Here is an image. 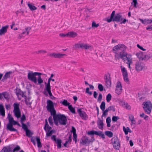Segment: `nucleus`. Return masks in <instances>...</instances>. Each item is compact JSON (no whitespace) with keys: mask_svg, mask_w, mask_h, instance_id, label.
I'll list each match as a JSON object with an SVG mask.
<instances>
[{"mask_svg":"<svg viewBox=\"0 0 152 152\" xmlns=\"http://www.w3.org/2000/svg\"><path fill=\"white\" fill-rule=\"evenodd\" d=\"M97 131H91L89 132H88V135H94V134H96V132Z\"/></svg>","mask_w":152,"mask_h":152,"instance_id":"obj_57","label":"nucleus"},{"mask_svg":"<svg viewBox=\"0 0 152 152\" xmlns=\"http://www.w3.org/2000/svg\"><path fill=\"white\" fill-rule=\"evenodd\" d=\"M0 114L3 116L5 115V111L3 105L2 104H0Z\"/></svg>","mask_w":152,"mask_h":152,"instance_id":"obj_21","label":"nucleus"},{"mask_svg":"<svg viewBox=\"0 0 152 152\" xmlns=\"http://www.w3.org/2000/svg\"><path fill=\"white\" fill-rule=\"evenodd\" d=\"M16 94L18 96H19V95H20L22 97L24 98L25 99V102L26 105L29 107H31V104L32 103L31 102H28V100H29L31 99V97H28L27 98L26 96L25 95L23 92L20 91H18L16 92Z\"/></svg>","mask_w":152,"mask_h":152,"instance_id":"obj_9","label":"nucleus"},{"mask_svg":"<svg viewBox=\"0 0 152 152\" xmlns=\"http://www.w3.org/2000/svg\"><path fill=\"white\" fill-rule=\"evenodd\" d=\"M26 120V117L25 115L23 114L20 119V122L21 123H23V122L25 121Z\"/></svg>","mask_w":152,"mask_h":152,"instance_id":"obj_48","label":"nucleus"},{"mask_svg":"<svg viewBox=\"0 0 152 152\" xmlns=\"http://www.w3.org/2000/svg\"><path fill=\"white\" fill-rule=\"evenodd\" d=\"M53 130L50 131L49 130H48V131L47 133H46V137H49V136H51L53 134Z\"/></svg>","mask_w":152,"mask_h":152,"instance_id":"obj_51","label":"nucleus"},{"mask_svg":"<svg viewBox=\"0 0 152 152\" xmlns=\"http://www.w3.org/2000/svg\"><path fill=\"white\" fill-rule=\"evenodd\" d=\"M67 37H75L77 35L76 33L73 31H70L67 33Z\"/></svg>","mask_w":152,"mask_h":152,"instance_id":"obj_24","label":"nucleus"},{"mask_svg":"<svg viewBox=\"0 0 152 152\" xmlns=\"http://www.w3.org/2000/svg\"><path fill=\"white\" fill-rule=\"evenodd\" d=\"M26 31H23L21 35H23L26 33L27 35H28L29 33V31L31 29V28L30 27H28L26 28L25 29Z\"/></svg>","mask_w":152,"mask_h":152,"instance_id":"obj_29","label":"nucleus"},{"mask_svg":"<svg viewBox=\"0 0 152 152\" xmlns=\"http://www.w3.org/2000/svg\"><path fill=\"white\" fill-rule=\"evenodd\" d=\"M135 68L137 71H140L142 70L143 67L142 66L140 62L138 61L136 62Z\"/></svg>","mask_w":152,"mask_h":152,"instance_id":"obj_17","label":"nucleus"},{"mask_svg":"<svg viewBox=\"0 0 152 152\" xmlns=\"http://www.w3.org/2000/svg\"><path fill=\"white\" fill-rule=\"evenodd\" d=\"M99 26V24L98 23L97 24H96V23L94 21H93L92 22V27L97 28Z\"/></svg>","mask_w":152,"mask_h":152,"instance_id":"obj_53","label":"nucleus"},{"mask_svg":"<svg viewBox=\"0 0 152 152\" xmlns=\"http://www.w3.org/2000/svg\"><path fill=\"white\" fill-rule=\"evenodd\" d=\"M43 73L32 71H30L28 73V78L29 80L37 84L38 85H40L43 83V80L42 78L41 75Z\"/></svg>","mask_w":152,"mask_h":152,"instance_id":"obj_1","label":"nucleus"},{"mask_svg":"<svg viewBox=\"0 0 152 152\" xmlns=\"http://www.w3.org/2000/svg\"><path fill=\"white\" fill-rule=\"evenodd\" d=\"M60 103L62 104L63 105L66 106H68L69 105H70L69 103L68 102L67 100H64L63 102H60Z\"/></svg>","mask_w":152,"mask_h":152,"instance_id":"obj_41","label":"nucleus"},{"mask_svg":"<svg viewBox=\"0 0 152 152\" xmlns=\"http://www.w3.org/2000/svg\"><path fill=\"white\" fill-rule=\"evenodd\" d=\"M56 142L57 143V147L58 148H61V143L62 142L61 140V139H58Z\"/></svg>","mask_w":152,"mask_h":152,"instance_id":"obj_30","label":"nucleus"},{"mask_svg":"<svg viewBox=\"0 0 152 152\" xmlns=\"http://www.w3.org/2000/svg\"><path fill=\"white\" fill-rule=\"evenodd\" d=\"M12 148L10 146L4 147L0 152H12Z\"/></svg>","mask_w":152,"mask_h":152,"instance_id":"obj_20","label":"nucleus"},{"mask_svg":"<svg viewBox=\"0 0 152 152\" xmlns=\"http://www.w3.org/2000/svg\"><path fill=\"white\" fill-rule=\"evenodd\" d=\"M68 108L72 113L74 114H75V109L74 108L72 107L71 105H69Z\"/></svg>","mask_w":152,"mask_h":152,"instance_id":"obj_40","label":"nucleus"},{"mask_svg":"<svg viewBox=\"0 0 152 152\" xmlns=\"http://www.w3.org/2000/svg\"><path fill=\"white\" fill-rule=\"evenodd\" d=\"M46 84L45 88H51L50 86V81H48V83L47 84L46 83H45Z\"/></svg>","mask_w":152,"mask_h":152,"instance_id":"obj_56","label":"nucleus"},{"mask_svg":"<svg viewBox=\"0 0 152 152\" xmlns=\"http://www.w3.org/2000/svg\"><path fill=\"white\" fill-rule=\"evenodd\" d=\"M46 128H47V129L49 130H50L51 129V127L49 126L47 120L46 119L45 126L44 128V129L45 131H47Z\"/></svg>","mask_w":152,"mask_h":152,"instance_id":"obj_39","label":"nucleus"},{"mask_svg":"<svg viewBox=\"0 0 152 152\" xmlns=\"http://www.w3.org/2000/svg\"><path fill=\"white\" fill-rule=\"evenodd\" d=\"M81 48H84L85 49H88L91 48V46L87 44L81 43Z\"/></svg>","mask_w":152,"mask_h":152,"instance_id":"obj_25","label":"nucleus"},{"mask_svg":"<svg viewBox=\"0 0 152 152\" xmlns=\"http://www.w3.org/2000/svg\"><path fill=\"white\" fill-rule=\"evenodd\" d=\"M133 3L134 6V7H136V5L138 4V3L137 2V0H133V2H132V4Z\"/></svg>","mask_w":152,"mask_h":152,"instance_id":"obj_61","label":"nucleus"},{"mask_svg":"<svg viewBox=\"0 0 152 152\" xmlns=\"http://www.w3.org/2000/svg\"><path fill=\"white\" fill-rule=\"evenodd\" d=\"M54 123L57 126L58 125V122L61 125H65L66 123L67 119L64 115L56 114L53 115Z\"/></svg>","mask_w":152,"mask_h":152,"instance_id":"obj_3","label":"nucleus"},{"mask_svg":"<svg viewBox=\"0 0 152 152\" xmlns=\"http://www.w3.org/2000/svg\"><path fill=\"white\" fill-rule=\"evenodd\" d=\"M45 90H46V91L48 92V93L49 94L52 93L51 91V88H45Z\"/></svg>","mask_w":152,"mask_h":152,"instance_id":"obj_64","label":"nucleus"},{"mask_svg":"<svg viewBox=\"0 0 152 152\" xmlns=\"http://www.w3.org/2000/svg\"><path fill=\"white\" fill-rule=\"evenodd\" d=\"M66 55V54H64L60 53H51L48 54V56L51 57H54L58 58H62L64 56Z\"/></svg>","mask_w":152,"mask_h":152,"instance_id":"obj_14","label":"nucleus"},{"mask_svg":"<svg viewBox=\"0 0 152 152\" xmlns=\"http://www.w3.org/2000/svg\"><path fill=\"white\" fill-rule=\"evenodd\" d=\"M9 117V123L7 125V129L9 131L11 132H16L17 130L13 127L11 125V123L14 121L13 118L11 116L10 114H8Z\"/></svg>","mask_w":152,"mask_h":152,"instance_id":"obj_11","label":"nucleus"},{"mask_svg":"<svg viewBox=\"0 0 152 152\" xmlns=\"http://www.w3.org/2000/svg\"><path fill=\"white\" fill-rule=\"evenodd\" d=\"M96 135H98L101 137L103 139L105 138V135L102 132H96Z\"/></svg>","mask_w":152,"mask_h":152,"instance_id":"obj_28","label":"nucleus"},{"mask_svg":"<svg viewBox=\"0 0 152 152\" xmlns=\"http://www.w3.org/2000/svg\"><path fill=\"white\" fill-rule=\"evenodd\" d=\"M139 20L144 24L146 25L149 24H151L152 23V19H145L143 20L142 19L140 18Z\"/></svg>","mask_w":152,"mask_h":152,"instance_id":"obj_19","label":"nucleus"},{"mask_svg":"<svg viewBox=\"0 0 152 152\" xmlns=\"http://www.w3.org/2000/svg\"><path fill=\"white\" fill-rule=\"evenodd\" d=\"M97 125L100 129H102L103 126V121L102 120H99L97 122Z\"/></svg>","mask_w":152,"mask_h":152,"instance_id":"obj_26","label":"nucleus"},{"mask_svg":"<svg viewBox=\"0 0 152 152\" xmlns=\"http://www.w3.org/2000/svg\"><path fill=\"white\" fill-rule=\"evenodd\" d=\"M77 111L79 114L80 116L82 118L86 119L88 118L87 115L85 112L82 111L80 109H77Z\"/></svg>","mask_w":152,"mask_h":152,"instance_id":"obj_16","label":"nucleus"},{"mask_svg":"<svg viewBox=\"0 0 152 152\" xmlns=\"http://www.w3.org/2000/svg\"><path fill=\"white\" fill-rule=\"evenodd\" d=\"M81 43H78L76 44L74 46V48H81Z\"/></svg>","mask_w":152,"mask_h":152,"instance_id":"obj_52","label":"nucleus"},{"mask_svg":"<svg viewBox=\"0 0 152 152\" xmlns=\"http://www.w3.org/2000/svg\"><path fill=\"white\" fill-rule=\"evenodd\" d=\"M8 27V26L7 25L2 27L0 30V35H4L7 32Z\"/></svg>","mask_w":152,"mask_h":152,"instance_id":"obj_18","label":"nucleus"},{"mask_svg":"<svg viewBox=\"0 0 152 152\" xmlns=\"http://www.w3.org/2000/svg\"><path fill=\"white\" fill-rule=\"evenodd\" d=\"M71 131V132L73 133V134H76V129L73 126L72 127V129Z\"/></svg>","mask_w":152,"mask_h":152,"instance_id":"obj_62","label":"nucleus"},{"mask_svg":"<svg viewBox=\"0 0 152 152\" xmlns=\"http://www.w3.org/2000/svg\"><path fill=\"white\" fill-rule=\"evenodd\" d=\"M3 98H5L6 99H8V94L6 92L3 93Z\"/></svg>","mask_w":152,"mask_h":152,"instance_id":"obj_55","label":"nucleus"},{"mask_svg":"<svg viewBox=\"0 0 152 152\" xmlns=\"http://www.w3.org/2000/svg\"><path fill=\"white\" fill-rule=\"evenodd\" d=\"M105 134L106 135L110 138L111 137L113 136V133L111 131H106L105 132Z\"/></svg>","mask_w":152,"mask_h":152,"instance_id":"obj_32","label":"nucleus"},{"mask_svg":"<svg viewBox=\"0 0 152 152\" xmlns=\"http://www.w3.org/2000/svg\"><path fill=\"white\" fill-rule=\"evenodd\" d=\"M73 140L75 141V143H76L77 142V136L76 134H73Z\"/></svg>","mask_w":152,"mask_h":152,"instance_id":"obj_58","label":"nucleus"},{"mask_svg":"<svg viewBox=\"0 0 152 152\" xmlns=\"http://www.w3.org/2000/svg\"><path fill=\"white\" fill-rule=\"evenodd\" d=\"M119 118L118 116H114L112 117V121L114 122H116L119 119Z\"/></svg>","mask_w":152,"mask_h":152,"instance_id":"obj_54","label":"nucleus"},{"mask_svg":"<svg viewBox=\"0 0 152 152\" xmlns=\"http://www.w3.org/2000/svg\"><path fill=\"white\" fill-rule=\"evenodd\" d=\"M95 139L93 136H92L90 139H88V137H84L82 139L80 142V145H87L91 142L94 141Z\"/></svg>","mask_w":152,"mask_h":152,"instance_id":"obj_7","label":"nucleus"},{"mask_svg":"<svg viewBox=\"0 0 152 152\" xmlns=\"http://www.w3.org/2000/svg\"><path fill=\"white\" fill-rule=\"evenodd\" d=\"M106 123L107 124V126L108 127H110V122L111 121V118L110 117H108L106 120Z\"/></svg>","mask_w":152,"mask_h":152,"instance_id":"obj_37","label":"nucleus"},{"mask_svg":"<svg viewBox=\"0 0 152 152\" xmlns=\"http://www.w3.org/2000/svg\"><path fill=\"white\" fill-rule=\"evenodd\" d=\"M124 81L127 83L129 81L128 74L123 75Z\"/></svg>","mask_w":152,"mask_h":152,"instance_id":"obj_34","label":"nucleus"},{"mask_svg":"<svg viewBox=\"0 0 152 152\" xmlns=\"http://www.w3.org/2000/svg\"><path fill=\"white\" fill-rule=\"evenodd\" d=\"M123 131L124 132L126 135L128 134V130H127V128H126L124 126L123 127Z\"/></svg>","mask_w":152,"mask_h":152,"instance_id":"obj_63","label":"nucleus"},{"mask_svg":"<svg viewBox=\"0 0 152 152\" xmlns=\"http://www.w3.org/2000/svg\"><path fill=\"white\" fill-rule=\"evenodd\" d=\"M100 107L102 111H104V110L105 107V104L104 102H102L100 106Z\"/></svg>","mask_w":152,"mask_h":152,"instance_id":"obj_42","label":"nucleus"},{"mask_svg":"<svg viewBox=\"0 0 152 152\" xmlns=\"http://www.w3.org/2000/svg\"><path fill=\"white\" fill-rule=\"evenodd\" d=\"M21 124L22 125V128L24 130L26 131L28 129L27 126L25 124H24L23 123H22Z\"/></svg>","mask_w":152,"mask_h":152,"instance_id":"obj_47","label":"nucleus"},{"mask_svg":"<svg viewBox=\"0 0 152 152\" xmlns=\"http://www.w3.org/2000/svg\"><path fill=\"white\" fill-rule=\"evenodd\" d=\"M108 111H112L113 112H114L115 111V109L113 106H110L107 108Z\"/></svg>","mask_w":152,"mask_h":152,"instance_id":"obj_45","label":"nucleus"},{"mask_svg":"<svg viewBox=\"0 0 152 152\" xmlns=\"http://www.w3.org/2000/svg\"><path fill=\"white\" fill-rule=\"evenodd\" d=\"M12 73V72L10 71L6 72L4 75L3 78L4 79H7L10 77V74Z\"/></svg>","mask_w":152,"mask_h":152,"instance_id":"obj_38","label":"nucleus"},{"mask_svg":"<svg viewBox=\"0 0 152 152\" xmlns=\"http://www.w3.org/2000/svg\"><path fill=\"white\" fill-rule=\"evenodd\" d=\"M143 108L145 112L147 114H150L151 111L152 105L149 101L144 102L142 104Z\"/></svg>","mask_w":152,"mask_h":152,"instance_id":"obj_6","label":"nucleus"},{"mask_svg":"<svg viewBox=\"0 0 152 152\" xmlns=\"http://www.w3.org/2000/svg\"><path fill=\"white\" fill-rule=\"evenodd\" d=\"M98 88L100 91H102L103 90V87L102 84H99L98 85Z\"/></svg>","mask_w":152,"mask_h":152,"instance_id":"obj_50","label":"nucleus"},{"mask_svg":"<svg viewBox=\"0 0 152 152\" xmlns=\"http://www.w3.org/2000/svg\"><path fill=\"white\" fill-rule=\"evenodd\" d=\"M27 5L30 9L31 11L37 9L36 7L33 5L31 4L29 2H28Z\"/></svg>","mask_w":152,"mask_h":152,"instance_id":"obj_27","label":"nucleus"},{"mask_svg":"<svg viewBox=\"0 0 152 152\" xmlns=\"http://www.w3.org/2000/svg\"><path fill=\"white\" fill-rule=\"evenodd\" d=\"M129 118L131 121L132 124H135V120L134 116L132 115H130L129 116Z\"/></svg>","mask_w":152,"mask_h":152,"instance_id":"obj_35","label":"nucleus"},{"mask_svg":"<svg viewBox=\"0 0 152 152\" xmlns=\"http://www.w3.org/2000/svg\"><path fill=\"white\" fill-rule=\"evenodd\" d=\"M113 146L114 148L116 150L119 149L120 147L119 141L117 137L113 139Z\"/></svg>","mask_w":152,"mask_h":152,"instance_id":"obj_15","label":"nucleus"},{"mask_svg":"<svg viewBox=\"0 0 152 152\" xmlns=\"http://www.w3.org/2000/svg\"><path fill=\"white\" fill-rule=\"evenodd\" d=\"M47 105L46 108L47 110L50 112L51 115L56 114V111L54 108V105L53 102L49 99H48L47 101Z\"/></svg>","mask_w":152,"mask_h":152,"instance_id":"obj_5","label":"nucleus"},{"mask_svg":"<svg viewBox=\"0 0 152 152\" xmlns=\"http://www.w3.org/2000/svg\"><path fill=\"white\" fill-rule=\"evenodd\" d=\"M122 88L120 82L118 81L117 83L116 86L115 92L118 95L121 94L122 91Z\"/></svg>","mask_w":152,"mask_h":152,"instance_id":"obj_13","label":"nucleus"},{"mask_svg":"<svg viewBox=\"0 0 152 152\" xmlns=\"http://www.w3.org/2000/svg\"><path fill=\"white\" fill-rule=\"evenodd\" d=\"M121 104L124 108H126L128 110H130L131 108V106L128 104L126 102H125L124 101L121 102Z\"/></svg>","mask_w":152,"mask_h":152,"instance_id":"obj_22","label":"nucleus"},{"mask_svg":"<svg viewBox=\"0 0 152 152\" xmlns=\"http://www.w3.org/2000/svg\"><path fill=\"white\" fill-rule=\"evenodd\" d=\"M36 141L37 143L38 147L39 148H41L42 147V145L41 144L40 142V140L39 137H36Z\"/></svg>","mask_w":152,"mask_h":152,"instance_id":"obj_36","label":"nucleus"},{"mask_svg":"<svg viewBox=\"0 0 152 152\" xmlns=\"http://www.w3.org/2000/svg\"><path fill=\"white\" fill-rule=\"evenodd\" d=\"M50 126H53V118L52 117L50 116L48 118Z\"/></svg>","mask_w":152,"mask_h":152,"instance_id":"obj_46","label":"nucleus"},{"mask_svg":"<svg viewBox=\"0 0 152 152\" xmlns=\"http://www.w3.org/2000/svg\"><path fill=\"white\" fill-rule=\"evenodd\" d=\"M126 49V47L123 44H118L113 47V50L114 53L115 54V58L116 59L120 58L121 55H123L126 53L125 51Z\"/></svg>","mask_w":152,"mask_h":152,"instance_id":"obj_2","label":"nucleus"},{"mask_svg":"<svg viewBox=\"0 0 152 152\" xmlns=\"http://www.w3.org/2000/svg\"><path fill=\"white\" fill-rule=\"evenodd\" d=\"M14 110L13 112L15 115L18 118L21 116V112L19 108V104L18 103H15L13 104Z\"/></svg>","mask_w":152,"mask_h":152,"instance_id":"obj_8","label":"nucleus"},{"mask_svg":"<svg viewBox=\"0 0 152 152\" xmlns=\"http://www.w3.org/2000/svg\"><path fill=\"white\" fill-rule=\"evenodd\" d=\"M136 55L139 59L143 60L144 58L143 53L142 52L137 53L136 54Z\"/></svg>","mask_w":152,"mask_h":152,"instance_id":"obj_23","label":"nucleus"},{"mask_svg":"<svg viewBox=\"0 0 152 152\" xmlns=\"http://www.w3.org/2000/svg\"><path fill=\"white\" fill-rule=\"evenodd\" d=\"M104 79L106 86L108 88H110L111 86V82L110 75H105Z\"/></svg>","mask_w":152,"mask_h":152,"instance_id":"obj_12","label":"nucleus"},{"mask_svg":"<svg viewBox=\"0 0 152 152\" xmlns=\"http://www.w3.org/2000/svg\"><path fill=\"white\" fill-rule=\"evenodd\" d=\"M121 56L120 58L122 59L124 61H127L126 63L133 62L132 61V56L131 54H128L127 53H125L123 55Z\"/></svg>","mask_w":152,"mask_h":152,"instance_id":"obj_10","label":"nucleus"},{"mask_svg":"<svg viewBox=\"0 0 152 152\" xmlns=\"http://www.w3.org/2000/svg\"><path fill=\"white\" fill-rule=\"evenodd\" d=\"M47 53V51L45 50H38L36 52V53L37 54L39 53Z\"/></svg>","mask_w":152,"mask_h":152,"instance_id":"obj_49","label":"nucleus"},{"mask_svg":"<svg viewBox=\"0 0 152 152\" xmlns=\"http://www.w3.org/2000/svg\"><path fill=\"white\" fill-rule=\"evenodd\" d=\"M89 88H86V93L88 94L89 95H91L92 94V93L91 91H89Z\"/></svg>","mask_w":152,"mask_h":152,"instance_id":"obj_60","label":"nucleus"},{"mask_svg":"<svg viewBox=\"0 0 152 152\" xmlns=\"http://www.w3.org/2000/svg\"><path fill=\"white\" fill-rule=\"evenodd\" d=\"M112 96L110 94H108L106 96V100L107 102H109L111 99Z\"/></svg>","mask_w":152,"mask_h":152,"instance_id":"obj_44","label":"nucleus"},{"mask_svg":"<svg viewBox=\"0 0 152 152\" xmlns=\"http://www.w3.org/2000/svg\"><path fill=\"white\" fill-rule=\"evenodd\" d=\"M26 135L28 137H30L31 135L33 134L32 133L30 130L28 129L25 131Z\"/></svg>","mask_w":152,"mask_h":152,"instance_id":"obj_31","label":"nucleus"},{"mask_svg":"<svg viewBox=\"0 0 152 152\" xmlns=\"http://www.w3.org/2000/svg\"><path fill=\"white\" fill-rule=\"evenodd\" d=\"M121 69L122 75L128 74L127 71L124 67L121 66Z\"/></svg>","mask_w":152,"mask_h":152,"instance_id":"obj_33","label":"nucleus"},{"mask_svg":"<svg viewBox=\"0 0 152 152\" xmlns=\"http://www.w3.org/2000/svg\"><path fill=\"white\" fill-rule=\"evenodd\" d=\"M20 149V148L19 146L17 145L12 150V152H15L18 151H19Z\"/></svg>","mask_w":152,"mask_h":152,"instance_id":"obj_43","label":"nucleus"},{"mask_svg":"<svg viewBox=\"0 0 152 152\" xmlns=\"http://www.w3.org/2000/svg\"><path fill=\"white\" fill-rule=\"evenodd\" d=\"M103 114L102 115V117L103 115L106 116L107 115V113L108 112V110L107 108L105 110L103 111Z\"/></svg>","mask_w":152,"mask_h":152,"instance_id":"obj_59","label":"nucleus"},{"mask_svg":"<svg viewBox=\"0 0 152 152\" xmlns=\"http://www.w3.org/2000/svg\"><path fill=\"white\" fill-rule=\"evenodd\" d=\"M115 11H113L111 14L110 17L109 19H107L106 21L108 23L112 21L116 22L122 21L120 23H125L127 20L126 19H124L123 20V18L122 16L120 14H117L114 17L115 15Z\"/></svg>","mask_w":152,"mask_h":152,"instance_id":"obj_4","label":"nucleus"}]
</instances>
